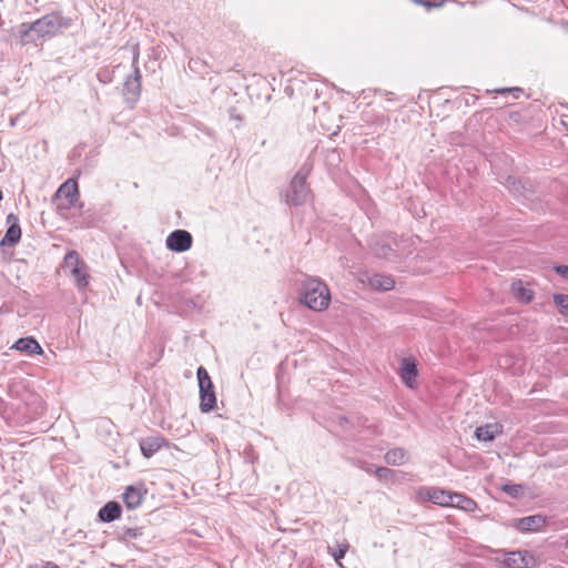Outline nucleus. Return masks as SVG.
I'll use <instances>...</instances> for the list:
<instances>
[{"label": "nucleus", "mask_w": 568, "mask_h": 568, "mask_svg": "<svg viewBox=\"0 0 568 568\" xmlns=\"http://www.w3.org/2000/svg\"><path fill=\"white\" fill-rule=\"evenodd\" d=\"M284 202L291 206H300L311 199V190L306 183V173L298 171L288 187L282 193Z\"/></svg>", "instance_id": "7ed1b4c3"}, {"label": "nucleus", "mask_w": 568, "mask_h": 568, "mask_svg": "<svg viewBox=\"0 0 568 568\" xmlns=\"http://www.w3.org/2000/svg\"><path fill=\"white\" fill-rule=\"evenodd\" d=\"M72 24V19L59 12H51L31 22L22 23L19 28L21 40L27 43L45 37H54Z\"/></svg>", "instance_id": "f257e3e1"}, {"label": "nucleus", "mask_w": 568, "mask_h": 568, "mask_svg": "<svg viewBox=\"0 0 568 568\" xmlns=\"http://www.w3.org/2000/svg\"><path fill=\"white\" fill-rule=\"evenodd\" d=\"M374 470H375V468H373V466L365 468V471L368 474H374Z\"/></svg>", "instance_id": "2f4dec72"}, {"label": "nucleus", "mask_w": 568, "mask_h": 568, "mask_svg": "<svg viewBox=\"0 0 568 568\" xmlns=\"http://www.w3.org/2000/svg\"><path fill=\"white\" fill-rule=\"evenodd\" d=\"M125 536L129 538H136L138 536H141V532L138 529H126Z\"/></svg>", "instance_id": "c756f323"}, {"label": "nucleus", "mask_w": 568, "mask_h": 568, "mask_svg": "<svg viewBox=\"0 0 568 568\" xmlns=\"http://www.w3.org/2000/svg\"><path fill=\"white\" fill-rule=\"evenodd\" d=\"M83 261L80 258V255L77 251L69 252L64 257V267L69 268L72 272V268L81 267L83 265Z\"/></svg>", "instance_id": "5701e85b"}, {"label": "nucleus", "mask_w": 568, "mask_h": 568, "mask_svg": "<svg viewBox=\"0 0 568 568\" xmlns=\"http://www.w3.org/2000/svg\"><path fill=\"white\" fill-rule=\"evenodd\" d=\"M503 427L499 424H486L476 429L475 436L478 440L490 442L500 434Z\"/></svg>", "instance_id": "6ab92c4d"}, {"label": "nucleus", "mask_w": 568, "mask_h": 568, "mask_svg": "<svg viewBox=\"0 0 568 568\" xmlns=\"http://www.w3.org/2000/svg\"><path fill=\"white\" fill-rule=\"evenodd\" d=\"M384 459L388 465H403L408 460V454L403 448H393L385 454Z\"/></svg>", "instance_id": "aec40b11"}, {"label": "nucleus", "mask_w": 568, "mask_h": 568, "mask_svg": "<svg viewBox=\"0 0 568 568\" xmlns=\"http://www.w3.org/2000/svg\"><path fill=\"white\" fill-rule=\"evenodd\" d=\"M230 118L239 122L242 121L241 115L236 113L235 109L230 110Z\"/></svg>", "instance_id": "7c9ffc66"}, {"label": "nucleus", "mask_w": 568, "mask_h": 568, "mask_svg": "<svg viewBox=\"0 0 568 568\" xmlns=\"http://www.w3.org/2000/svg\"><path fill=\"white\" fill-rule=\"evenodd\" d=\"M554 302H555L556 306L558 307L559 312L562 315L568 316V295L555 294Z\"/></svg>", "instance_id": "393cba45"}, {"label": "nucleus", "mask_w": 568, "mask_h": 568, "mask_svg": "<svg viewBox=\"0 0 568 568\" xmlns=\"http://www.w3.org/2000/svg\"><path fill=\"white\" fill-rule=\"evenodd\" d=\"M7 222L10 224V226L8 227L3 239L1 240V245L13 246L20 241L21 237L19 219L13 213H10L7 216Z\"/></svg>", "instance_id": "9b49d317"}, {"label": "nucleus", "mask_w": 568, "mask_h": 568, "mask_svg": "<svg viewBox=\"0 0 568 568\" xmlns=\"http://www.w3.org/2000/svg\"><path fill=\"white\" fill-rule=\"evenodd\" d=\"M138 57H139V54L135 53L134 59H133L134 77L128 78L124 83L126 93L131 94L132 99H136L141 91V73H140L139 68L136 67Z\"/></svg>", "instance_id": "4468645a"}, {"label": "nucleus", "mask_w": 568, "mask_h": 568, "mask_svg": "<svg viewBox=\"0 0 568 568\" xmlns=\"http://www.w3.org/2000/svg\"><path fill=\"white\" fill-rule=\"evenodd\" d=\"M373 250L377 256L384 258H389L393 252V248L388 244L379 243H376Z\"/></svg>", "instance_id": "bb28decb"}, {"label": "nucleus", "mask_w": 568, "mask_h": 568, "mask_svg": "<svg viewBox=\"0 0 568 568\" xmlns=\"http://www.w3.org/2000/svg\"><path fill=\"white\" fill-rule=\"evenodd\" d=\"M547 524L546 517L541 515H531L523 518H516L510 521V526L520 532H534L541 530Z\"/></svg>", "instance_id": "6e6552de"}, {"label": "nucleus", "mask_w": 568, "mask_h": 568, "mask_svg": "<svg viewBox=\"0 0 568 568\" xmlns=\"http://www.w3.org/2000/svg\"><path fill=\"white\" fill-rule=\"evenodd\" d=\"M298 300L315 312L326 310L331 302L328 286L317 277H307L301 284Z\"/></svg>", "instance_id": "f03ea898"}, {"label": "nucleus", "mask_w": 568, "mask_h": 568, "mask_svg": "<svg viewBox=\"0 0 568 568\" xmlns=\"http://www.w3.org/2000/svg\"><path fill=\"white\" fill-rule=\"evenodd\" d=\"M511 293L523 303H529L534 297L532 291L527 288L521 281L511 284Z\"/></svg>", "instance_id": "412c9836"}, {"label": "nucleus", "mask_w": 568, "mask_h": 568, "mask_svg": "<svg viewBox=\"0 0 568 568\" xmlns=\"http://www.w3.org/2000/svg\"><path fill=\"white\" fill-rule=\"evenodd\" d=\"M73 276L75 284L78 288L83 290L89 284V274L85 264L81 265V267L72 268V272H70Z\"/></svg>", "instance_id": "4be33fe9"}, {"label": "nucleus", "mask_w": 568, "mask_h": 568, "mask_svg": "<svg viewBox=\"0 0 568 568\" xmlns=\"http://www.w3.org/2000/svg\"><path fill=\"white\" fill-rule=\"evenodd\" d=\"M503 564L507 568H531L536 564L535 556L528 550L505 552Z\"/></svg>", "instance_id": "0eeeda50"}, {"label": "nucleus", "mask_w": 568, "mask_h": 568, "mask_svg": "<svg viewBox=\"0 0 568 568\" xmlns=\"http://www.w3.org/2000/svg\"><path fill=\"white\" fill-rule=\"evenodd\" d=\"M54 199L59 202V209H71L79 200L78 183L72 179L67 180L59 186Z\"/></svg>", "instance_id": "39448f33"}, {"label": "nucleus", "mask_w": 568, "mask_h": 568, "mask_svg": "<svg viewBox=\"0 0 568 568\" xmlns=\"http://www.w3.org/2000/svg\"><path fill=\"white\" fill-rule=\"evenodd\" d=\"M144 498L142 488L129 486L123 494V501L129 509L138 508Z\"/></svg>", "instance_id": "2eb2a0df"}, {"label": "nucleus", "mask_w": 568, "mask_h": 568, "mask_svg": "<svg viewBox=\"0 0 568 568\" xmlns=\"http://www.w3.org/2000/svg\"><path fill=\"white\" fill-rule=\"evenodd\" d=\"M349 545L347 542H343L338 546L337 550H332L331 547H328V551L333 556L334 560L338 565L339 568H344L342 564V558L345 556V554L348 550Z\"/></svg>", "instance_id": "b1692460"}, {"label": "nucleus", "mask_w": 568, "mask_h": 568, "mask_svg": "<svg viewBox=\"0 0 568 568\" xmlns=\"http://www.w3.org/2000/svg\"><path fill=\"white\" fill-rule=\"evenodd\" d=\"M567 547H568V539H567Z\"/></svg>", "instance_id": "473e14b6"}, {"label": "nucleus", "mask_w": 568, "mask_h": 568, "mask_svg": "<svg viewBox=\"0 0 568 568\" xmlns=\"http://www.w3.org/2000/svg\"><path fill=\"white\" fill-rule=\"evenodd\" d=\"M166 247L181 253L192 246V235L185 230H175L166 237Z\"/></svg>", "instance_id": "1a4fd4ad"}, {"label": "nucleus", "mask_w": 568, "mask_h": 568, "mask_svg": "<svg viewBox=\"0 0 568 568\" xmlns=\"http://www.w3.org/2000/svg\"><path fill=\"white\" fill-rule=\"evenodd\" d=\"M399 374L403 383L409 387L415 388L417 377V364L416 361L409 357H405L400 361Z\"/></svg>", "instance_id": "9d476101"}, {"label": "nucleus", "mask_w": 568, "mask_h": 568, "mask_svg": "<svg viewBox=\"0 0 568 568\" xmlns=\"http://www.w3.org/2000/svg\"><path fill=\"white\" fill-rule=\"evenodd\" d=\"M367 283L372 288L378 291H389L395 285V281L393 280V277L384 274L368 275Z\"/></svg>", "instance_id": "dca6fc26"}, {"label": "nucleus", "mask_w": 568, "mask_h": 568, "mask_svg": "<svg viewBox=\"0 0 568 568\" xmlns=\"http://www.w3.org/2000/svg\"><path fill=\"white\" fill-rule=\"evenodd\" d=\"M121 515V506L116 501H109L106 503L100 510H99V519L103 523H111L119 518Z\"/></svg>", "instance_id": "a211bd4d"}, {"label": "nucleus", "mask_w": 568, "mask_h": 568, "mask_svg": "<svg viewBox=\"0 0 568 568\" xmlns=\"http://www.w3.org/2000/svg\"><path fill=\"white\" fill-rule=\"evenodd\" d=\"M555 270L562 277H568V266L559 265V266H556Z\"/></svg>", "instance_id": "c85d7f7f"}, {"label": "nucleus", "mask_w": 568, "mask_h": 568, "mask_svg": "<svg viewBox=\"0 0 568 568\" xmlns=\"http://www.w3.org/2000/svg\"><path fill=\"white\" fill-rule=\"evenodd\" d=\"M416 497L419 501H430L435 505L448 507L452 491L438 487H419L416 490Z\"/></svg>", "instance_id": "423d86ee"}, {"label": "nucleus", "mask_w": 568, "mask_h": 568, "mask_svg": "<svg viewBox=\"0 0 568 568\" xmlns=\"http://www.w3.org/2000/svg\"><path fill=\"white\" fill-rule=\"evenodd\" d=\"M165 444V439L161 436H152L141 439L140 448L145 458L152 457Z\"/></svg>", "instance_id": "f8f14e48"}, {"label": "nucleus", "mask_w": 568, "mask_h": 568, "mask_svg": "<svg viewBox=\"0 0 568 568\" xmlns=\"http://www.w3.org/2000/svg\"><path fill=\"white\" fill-rule=\"evenodd\" d=\"M21 353H26L28 355L32 354H42L43 349L40 344L33 337H23L19 338L11 347Z\"/></svg>", "instance_id": "ddd939ff"}, {"label": "nucleus", "mask_w": 568, "mask_h": 568, "mask_svg": "<svg viewBox=\"0 0 568 568\" xmlns=\"http://www.w3.org/2000/svg\"><path fill=\"white\" fill-rule=\"evenodd\" d=\"M412 1L417 3V4L424 6L426 8L437 7V3H432L428 0H412ZM440 4H442V2L438 3V6H440Z\"/></svg>", "instance_id": "cd10ccee"}, {"label": "nucleus", "mask_w": 568, "mask_h": 568, "mask_svg": "<svg viewBox=\"0 0 568 568\" xmlns=\"http://www.w3.org/2000/svg\"><path fill=\"white\" fill-rule=\"evenodd\" d=\"M374 475L379 479V480H394L395 479V475H396V471L393 470V469H389L387 467H377L375 468L374 470Z\"/></svg>", "instance_id": "a878e982"}, {"label": "nucleus", "mask_w": 568, "mask_h": 568, "mask_svg": "<svg viewBox=\"0 0 568 568\" xmlns=\"http://www.w3.org/2000/svg\"><path fill=\"white\" fill-rule=\"evenodd\" d=\"M448 507H456L465 511L471 513L475 511V509L477 508V504L475 500L463 494L452 491V498L449 499Z\"/></svg>", "instance_id": "f3484780"}, {"label": "nucleus", "mask_w": 568, "mask_h": 568, "mask_svg": "<svg viewBox=\"0 0 568 568\" xmlns=\"http://www.w3.org/2000/svg\"><path fill=\"white\" fill-rule=\"evenodd\" d=\"M197 379H199V388H200V409L203 413L211 412L216 405V396L213 389V383L207 371L200 366L197 368Z\"/></svg>", "instance_id": "20e7f679"}]
</instances>
